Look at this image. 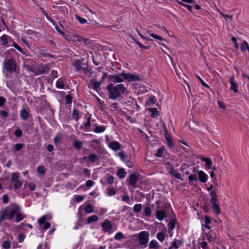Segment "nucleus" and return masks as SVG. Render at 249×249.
I'll return each instance as SVG.
<instances>
[{
  "label": "nucleus",
  "mask_w": 249,
  "mask_h": 249,
  "mask_svg": "<svg viewBox=\"0 0 249 249\" xmlns=\"http://www.w3.org/2000/svg\"><path fill=\"white\" fill-rule=\"evenodd\" d=\"M21 208L17 204H11L0 211V225L2 221L7 219L12 220L16 213L20 212Z\"/></svg>",
  "instance_id": "1"
},
{
  "label": "nucleus",
  "mask_w": 249,
  "mask_h": 249,
  "mask_svg": "<svg viewBox=\"0 0 249 249\" xmlns=\"http://www.w3.org/2000/svg\"><path fill=\"white\" fill-rule=\"evenodd\" d=\"M73 66L76 71L80 73H83L86 76H92L94 73L93 71V66H89L88 61L85 59H81L74 61Z\"/></svg>",
  "instance_id": "2"
},
{
  "label": "nucleus",
  "mask_w": 249,
  "mask_h": 249,
  "mask_svg": "<svg viewBox=\"0 0 249 249\" xmlns=\"http://www.w3.org/2000/svg\"><path fill=\"white\" fill-rule=\"evenodd\" d=\"M107 89L108 92L109 98L113 100L120 97L126 91L123 84L117 85L116 86H114L112 84H110L107 86Z\"/></svg>",
  "instance_id": "3"
},
{
  "label": "nucleus",
  "mask_w": 249,
  "mask_h": 249,
  "mask_svg": "<svg viewBox=\"0 0 249 249\" xmlns=\"http://www.w3.org/2000/svg\"><path fill=\"white\" fill-rule=\"evenodd\" d=\"M18 71L16 61L14 58H7L3 62V71L7 76L16 75Z\"/></svg>",
  "instance_id": "4"
},
{
  "label": "nucleus",
  "mask_w": 249,
  "mask_h": 249,
  "mask_svg": "<svg viewBox=\"0 0 249 249\" xmlns=\"http://www.w3.org/2000/svg\"><path fill=\"white\" fill-rule=\"evenodd\" d=\"M128 82H133L132 84L133 88L135 89L138 94H143L147 92L148 89L146 86L142 84L141 79H127Z\"/></svg>",
  "instance_id": "5"
},
{
  "label": "nucleus",
  "mask_w": 249,
  "mask_h": 249,
  "mask_svg": "<svg viewBox=\"0 0 249 249\" xmlns=\"http://www.w3.org/2000/svg\"><path fill=\"white\" fill-rule=\"evenodd\" d=\"M149 236L150 234L147 231H142L138 234V241L142 249L147 247Z\"/></svg>",
  "instance_id": "6"
},
{
  "label": "nucleus",
  "mask_w": 249,
  "mask_h": 249,
  "mask_svg": "<svg viewBox=\"0 0 249 249\" xmlns=\"http://www.w3.org/2000/svg\"><path fill=\"white\" fill-rule=\"evenodd\" d=\"M103 231L109 234H112L116 230L114 229L112 222L108 219L105 220L101 225Z\"/></svg>",
  "instance_id": "7"
},
{
  "label": "nucleus",
  "mask_w": 249,
  "mask_h": 249,
  "mask_svg": "<svg viewBox=\"0 0 249 249\" xmlns=\"http://www.w3.org/2000/svg\"><path fill=\"white\" fill-rule=\"evenodd\" d=\"M50 71V67L49 64L45 65H40L35 68V74L36 75H41L43 74L48 73Z\"/></svg>",
  "instance_id": "8"
},
{
  "label": "nucleus",
  "mask_w": 249,
  "mask_h": 249,
  "mask_svg": "<svg viewBox=\"0 0 249 249\" xmlns=\"http://www.w3.org/2000/svg\"><path fill=\"white\" fill-rule=\"evenodd\" d=\"M49 220V217L47 215L42 216L39 219H38L37 222L40 226H43L44 230H47L51 227L50 223L46 221Z\"/></svg>",
  "instance_id": "9"
},
{
  "label": "nucleus",
  "mask_w": 249,
  "mask_h": 249,
  "mask_svg": "<svg viewBox=\"0 0 249 249\" xmlns=\"http://www.w3.org/2000/svg\"><path fill=\"white\" fill-rule=\"evenodd\" d=\"M120 76H122L123 78H140L138 76L134 75L133 74L129 73H125L124 71L119 74H113L110 75L109 78H121Z\"/></svg>",
  "instance_id": "10"
},
{
  "label": "nucleus",
  "mask_w": 249,
  "mask_h": 249,
  "mask_svg": "<svg viewBox=\"0 0 249 249\" xmlns=\"http://www.w3.org/2000/svg\"><path fill=\"white\" fill-rule=\"evenodd\" d=\"M102 82V80L100 81H96L95 79H91L89 81V83L88 85V87L89 88H91L93 89L98 91L99 89L101 84Z\"/></svg>",
  "instance_id": "11"
},
{
  "label": "nucleus",
  "mask_w": 249,
  "mask_h": 249,
  "mask_svg": "<svg viewBox=\"0 0 249 249\" xmlns=\"http://www.w3.org/2000/svg\"><path fill=\"white\" fill-rule=\"evenodd\" d=\"M201 240L205 241L206 240L208 241L209 243L212 242H215L216 237L213 236L210 233L203 232L201 234Z\"/></svg>",
  "instance_id": "12"
},
{
  "label": "nucleus",
  "mask_w": 249,
  "mask_h": 249,
  "mask_svg": "<svg viewBox=\"0 0 249 249\" xmlns=\"http://www.w3.org/2000/svg\"><path fill=\"white\" fill-rule=\"evenodd\" d=\"M183 243V241L182 239L175 238L171 242V246L168 249H178L182 245Z\"/></svg>",
  "instance_id": "13"
},
{
  "label": "nucleus",
  "mask_w": 249,
  "mask_h": 249,
  "mask_svg": "<svg viewBox=\"0 0 249 249\" xmlns=\"http://www.w3.org/2000/svg\"><path fill=\"white\" fill-rule=\"evenodd\" d=\"M107 144L108 147L113 151L119 150L121 148V145L117 141L108 142Z\"/></svg>",
  "instance_id": "14"
},
{
  "label": "nucleus",
  "mask_w": 249,
  "mask_h": 249,
  "mask_svg": "<svg viewBox=\"0 0 249 249\" xmlns=\"http://www.w3.org/2000/svg\"><path fill=\"white\" fill-rule=\"evenodd\" d=\"M198 178L201 182L205 183L208 180V176L204 171L200 170L198 171Z\"/></svg>",
  "instance_id": "15"
},
{
  "label": "nucleus",
  "mask_w": 249,
  "mask_h": 249,
  "mask_svg": "<svg viewBox=\"0 0 249 249\" xmlns=\"http://www.w3.org/2000/svg\"><path fill=\"white\" fill-rule=\"evenodd\" d=\"M129 183L131 185L133 188H135L136 186V183L138 180V176L133 173L129 175Z\"/></svg>",
  "instance_id": "16"
},
{
  "label": "nucleus",
  "mask_w": 249,
  "mask_h": 249,
  "mask_svg": "<svg viewBox=\"0 0 249 249\" xmlns=\"http://www.w3.org/2000/svg\"><path fill=\"white\" fill-rule=\"evenodd\" d=\"M9 40H13L12 37L6 34L2 35L0 37V41L1 45L4 46H8V42Z\"/></svg>",
  "instance_id": "17"
},
{
  "label": "nucleus",
  "mask_w": 249,
  "mask_h": 249,
  "mask_svg": "<svg viewBox=\"0 0 249 249\" xmlns=\"http://www.w3.org/2000/svg\"><path fill=\"white\" fill-rule=\"evenodd\" d=\"M171 169L169 171V173L170 175L174 176L175 178L178 179H180L181 180H182L183 179L181 177V174L178 173L176 169H175L173 166H171Z\"/></svg>",
  "instance_id": "18"
},
{
  "label": "nucleus",
  "mask_w": 249,
  "mask_h": 249,
  "mask_svg": "<svg viewBox=\"0 0 249 249\" xmlns=\"http://www.w3.org/2000/svg\"><path fill=\"white\" fill-rule=\"evenodd\" d=\"M104 68L103 67H100L98 68H95V75H93V77L95 76V77H97V76H101V74L100 73L102 74V75H101V77L102 78H106V77L107 76V73L106 72H105L104 71H103Z\"/></svg>",
  "instance_id": "19"
},
{
  "label": "nucleus",
  "mask_w": 249,
  "mask_h": 249,
  "mask_svg": "<svg viewBox=\"0 0 249 249\" xmlns=\"http://www.w3.org/2000/svg\"><path fill=\"white\" fill-rule=\"evenodd\" d=\"M230 83L231 84L230 89L233 91L234 93H236L238 91L239 86L237 83L235 82L234 79H230Z\"/></svg>",
  "instance_id": "20"
},
{
  "label": "nucleus",
  "mask_w": 249,
  "mask_h": 249,
  "mask_svg": "<svg viewBox=\"0 0 249 249\" xmlns=\"http://www.w3.org/2000/svg\"><path fill=\"white\" fill-rule=\"evenodd\" d=\"M218 201L211 202L213 212L218 215L221 213V209L217 204Z\"/></svg>",
  "instance_id": "21"
},
{
  "label": "nucleus",
  "mask_w": 249,
  "mask_h": 249,
  "mask_svg": "<svg viewBox=\"0 0 249 249\" xmlns=\"http://www.w3.org/2000/svg\"><path fill=\"white\" fill-rule=\"evenodd\" d=\"M166 215L165 212L164 210H157L156 212V217L160 221H162L164 219Z\"/></svg>",
  "instance_id": "22"
},
{
  "label": "nucleus",
  "mask_w": 249,
  "mask_h": 249,
  "mask_svg": "<svg viewBox=\"0 0 249 249\" xmlns=\"http://www.w3.org/2000/svg\"><path fill=\"white\" fill-rule=\"evenodd\" d=\"M200 159L202 161L205 162L206 170H209L211 168L213 162L210 158L201 157Z\"/></svg>",
  "instance_id": "23"
},
{
  "label": "nucleus",
  "mask_w": 249,
  "mask_h": 249,
  "mask_svg": "<svg viewBox=\"0 0 249 249\" xmlns=\"http://www.w3.org/2000/svg\"><path fill=\"white\" fill-rule=\"evenodd\" d=\"M149 248L150 249H160V246H159L158 242L155 240H152L149 243Z\"/></svg>",
  "instance_id": "24"
},
{
  "label": "nucleus",
  "mask_w": 249,
  "mask_h": 249,
  "mask_svg": "<svg viewBox=\"0 0 249 249\" xmlns=\"http://www.w3.org/2000/svg\"><path fill=\"white\" fill-rule=\"evenodd\" d=\"M39 55L40 57H48L49 58H55V56L52 55L51 53H47V51L46 50L41 49L39 52Z\"/></svg>",
  "instance_id": "25"
},
{
  "label": "nucleus",
  "mask_w": 249,
  "mask_h": 249,
  "mask_svg": "<svg viewBox=\"0 0 249 249\" xmlns=\"http://www.w3.org/2000/svg\"><path fill=\"white\" fill-rule=\"evenodd\" d=\"M116 174L120 178L123 179L125 177L126 172L124 168H121L117 170Z\"/></svg>",
  "instance_id": "26"
},
{
  "label": "nucleus",
  "mask_w": 249,
  "mask_h": 249,
  "mask_svg": "<svg viewBox=\"0 0 249 249\" xmlns=\"http://www.w3.org/2000/svg\"><path fill=\"white\" fill-rule=\"evenodd\" d=\"M165 139L168 147L171 148H173L175 144L171 137L169 135H165Z\"/></svg>",
  "instance_id": "27"
},
{
  "label": "nucleus",
  "mask_w": 249,
  "mask_h": 249,
  "mask_svg": "<svg viewBox=\"0 0 249 249\" xmlns=\"http://www.w3.org/2000/svg\"><path fill=\"white\" fill-rule=\"evenodd\" d=\"M20 116L23 120H27L28 119L29 112L25 109H23L20 112Z\"/></svg>",
  "instance_id": "28"
},
{
  "label": "nucleus",
  "mask_w": 249,
  "mask_h": 249,
  "mask_svg": "<svg viewBox=\"0 0 249 249\" xmlns=\"http://www.w3.org/2000/svg\"><path fill=\"white\" fill-rule=\"evenodd\" d=\"M165 151V148L164 146H160L158 149L156 156L157 157L161 158L164 156V153Z\"/></svg>",
  "instance_id": "29"
},
{
  "label": "nucleus",
  "mask_w": 249,
  "mask_h": 249,
  "mask_svg": "<svg viewBox=\"0 0 249 249\" xmlns=\"http://www.w3.org/2000/svg\"><path fill=\"white\" fill-rule=\"evenodd\" d=\"M106 128L107 127L104 125L97 126L93 130V131L96 133H101L104 132L106 129Z\"/></svg>",
  "instance_id": "30"
},
{
  "label": "nucleus",
  "mask_w": 249,
  "mask_h": 249,
  "mask_svg": "<svg viewBox=\"0 0 249 249\" xmlns=\"http://www.w3.org/2000/svg\"><path fill=\"white\" fill-rule=\"evenodd\" d=\"M210 195L211 196L210 202L218 201L217 195L215 190L210 192Z\"/></svg>",
  "instance_id": "31"
},
{
  "label": "nucleus",
  "mask_w": 249,
  "mask_h": 249,
  "mask_svg": "<svg viewBox=\"0 0 249 249\" xmlns=\"http://www.w3.org/2000/svg\"><path fill=\"white\" fill-rule=\"evenodd\" d=\"M72 116L73 119L77 121L81 117V112L76 109H74L72 110Z\"/></svg>",
  "instance_id": "32"
},
{
  "label": "nucleus",
  "mask_w": 249,
  "mask_h": 249,
  "mask_svg": "<svg viewBox=\"0 0 249 249\" xmlns=\"http://www.w3.org/2000/svg\"><path fill=\"white\" fill-rule=\"evenodd\" d=\"M88 159L90 162L94 163L99 160V158L96 154H91L88 156Z\"/></svg>",
  "instance_id": "33"
},
{
  "label": "nucleus",
  "mask_w": 249,
  "mask_h": 249,
  "mask_svg": "<svg viewBox=\"0 0 249 249\" xmlns=\"http://www.w3.org/2000/svg\"><path fill=\"white\" fill-rule=\"evenodd\" d=\"M176 221L175 219H172L170 220L168 224V228L169 231H172L173 229H175L176 226Z\"/></svg>",
  "instance_id": "34"
},
{
  "label": "nucleus",
  "mask_w": 249,
  "mask_h": 249,
  "mask_svg": "<svg viewBox=\"0 0 249 249\" xmlns=\"http://www.w3.org/2000/svg\"><path fill=\"white\" fill-rule=\"evenodd\" d=\"M148 111L151 113L152 118H156L158 116V111L157 108H149Z\"/></svg>",
  "instance_id": "35"
},
{
  "label": "nucleus",
  "mask_w": 249,
  "mask_h": 249,
  "mask_svg": "<svg viewBox=\"0 0 249 249\" xmlns=\"http://www.w3.org/2000/svg\"><path fill=\"white\" fill-rule=\"evenodd\" d=\"M66 85L61 79H58L56 82V87L58 89H65Z\"/></svg>",
  "instance_id": "36"
},
{
  "label": "nucleus",
  "mask_w": 249,
  "mask_h": 249,
  "mask_svg": "<svg viewBox=\"0 0 249 249\" xmlns=\"http://www.w3.org/2000/svg\"><path fill=\"white\" fill-rule=\"evenodd\" d=\"M110 109L112 111H119L121 109L118 106V103H113L109 106Z\"/></svg>",
  "instance_id": "37"
},
{
  "label": "nucleus",
  "mask_w": 249,
  "mask_h": 249,
  "mask_svg": "<svg viewBox=\"0 0 249 249\" xmlns=\"http://www.w3.org/2000/svg\"><path fill=\"white\" fill-rule=\"evenodd\" d=\"M19 173L18 172H14L12 174V177L11 178V181L12 183L15 182V181H17L19 178Z\"/></svg>",
  "instance_id": "38"
},
{
  "label": "nucleus",
  "mask_w": 249,
  "mask_h": 249,
  "mask_svg": "<svg viewBox=\"0 0 249 249\" xmlns=\"http://www.w3.org/2000/svg\"><path fill=\"white\" fill-rule=\"evenodd\" d=\"M151 215V210L149 207H145L143 209V217H150Z\"/></svg>",
  "instance_id": "39"
},
{
  "label": "nucleus",
  "mask_w": 249,
  "mask_h": 249,
  "mask_svg": "<svg viewBox=\"0 0 249 249\" xmlns=\"http://www.w3.org/2000/svg\"><path fill=\"white\" fill-rule=\"evenodd\" d=\"M176 2L180 5H181V6L184 7L185 8H186V9H187L189 11L192 12V9H193L192 6H191L190 5L187 4L183 3L182 2L178 0H177Z\"/></svg>",
  "instance_id": "40"
},
{
  "label": "nucleus",
  "mask_w": 249,
  "mask_h": 249,
  "mask_svg": "<svg viewBox=\"0 0 249 249\" xmlns=\"http://www.w3.org/2000/svg\"><path fill=\"white\" fill-rule=\"evenodd\" d=\"M157 238L161 242H162L165 238V234L162 232H158L156 235Z\"/></svg>",
  "instance_id": "41"
},
{
  "label": "nucleus",
  "mask_w": 249,
  "mask_h": 249,
  "mask_svg": "<svg viewBox=\"0 0 249 249\" xmlns=\"http://www.w3.org/2000/svg\"><path fill=\"white\" fill-rule=\"evenodd\" d=\"M73 145L76 149V150H79L82 148V143L81 141H75L73 143Z\"/></svg>",
  "instance_id": "42"
},
{
  "label": "nucleus",
  "mask_w": 249,
  "mask_h": 249,
  "mask_svg": "<svg viewBox=\"0 0 249 249\" xmlns=\"http://www.w3.org/2000/svg\"><path fill=\"white\" fill-rule=\"evenodd\" d=\"M98 220V217L97 215H93L88 217L87 220V224H90L93 222H96Z\"/></svg>",
  "instance_id": "43"
},
{
  "label": "nucleus",
  "mask_w": 249,
  "mask_h": 249,
  "mask_svg": "<svg viewBox=\"0 0 249 249\" xmlns=\"http://www.w3.org/2000/svg\"><path fill=\"white\" fill-rule=\"evenodd\" d=\"M142 209V205L140 203L135 204L133 207V211L135 213H140Z\"/></svg>",
  "instance_id": "44"
},
{
  "label": "nucleus",
  "mask_w": 249,
  "mask_h": 249,
  "mask_svg": "<svg viewBox=\"0 0 249 249\" xmlns=\"http://www.w3.org/2000/svg\"><path fill=\"white\" fill-rule=\"evenodd\" d=\"M85 212L87 213H90L93 212V207L91 205L88 204L85 206L84 208Z\"/></svg>",
  "instance_id": "45"
},
{
  "label": "nucleus",
  "mask_w": 249,
  "mask_h": 249,
  "mask_svg": "<svg viewBox=\"0 0 249 249\" xmlns=\"http://www.w3.org/2000/svg\"><path fill=\"white\" fill-rule=\"evenodd\" d=\"M24 68L25 69L28 71L30 72H33L35 74V68H33L32 66H30L29 65L26 64V62H25L24 64Z\"/></svg>",
  "instance_id": "46"
},
{
  "label": "nucleus",
  "mask_w": 249,
  "mask_h": 249,
  "mask_svg": "<svg viewBox=\"0 0 249 249\" xmlns=\"http://www.w3.org/2000/svg\"><path fill=\"white\" fill-rule=\"evenodd\" d=\"M15 216L17 222H19L22 221L25 217V216H24L22 213H20L19 212L16 213Z\"/></svg>",
  "instance_id": "47"
},
{
  "label": "nucleus",
  "mask_w": 249,
  "mask_h": 249,
  "mask_svg": "<svg viewBox=\"0 0 249 249\" xmlns=\"http://www.w3.org/2000/svg\"><path fill=\"white\" fill-rule=\"evenodd\" d=\"M76 19L82 24H86L87 22V20L84 18H81L78 15H76L75 16Z\"/></svg>",
  "instance_id": "48"
},
{
  "label": "nucleus",
  "mask_w": 249,
  "mask_h": 249,
  "mask_svg": "<svg viewBox=\"0 0 249 249\" xmlns=\"http://www.w3.org/2000/svg\"><path fill=\"white\" fill-rule=\"evenodd\" d=\"M198 244L199 247H201L202 249H210L206 241L202 240V241L199 242Z\"/></svg>",
  "instance_id": "49"
},
{
  "label": "nucleus",
  "mask_w": 249,
  "mask_h": 249,
  "mask_svg": "<svg viewBox=\"0 0 249 249\" xmlns=\"http://www.w3.org/2000/svg\"><path fill=\"white\" fill-rule=\"evenodd\" d=\"M122 200L123 201L125 202L126 203H127L128 204H129V205H131L132 203V202L130 200L129 196L127 195L123 196H122Z\"/></svg>",
  "instance_id": "50"
},
{
  "label": "nucleus",
  "mask_w": 249,
  "mask_h": 249,
  "mask_svg": "<svg viewBox=\"0 0 249 249\" xmlns=\"http://www.w3.org/2000/svg\"><path fill=\"white\" fill-rule=\"evenodd\" d=\"M155 97L154 96L150 97L146 101V104L147 106H151L155 103Z\"/></svg>",
  "instance_id": "51"
},
{
  "label": "nucleus",
  "mask_w": 249,
  "mask_h": 249,
  "mask_svg": "<svg viewBox=\"0 0 249 249\" xmlns=\"http://www.w3.org/2000/svg\"><path fill=\"white\" fill-rule=\"evenodd\" d=\"M14 185V189L18 190L21 188L22 185V182L20 180L15 181Z\"/></svg>",
  "instance_id": "52"
},
{
  "label": "nucleus",
  "mask_w": 249,
  "mask_h": 249,
  "mask_svg": "<svg viewBox=\"0 0 249 249\" xmlns=\"http://www.w3.org/2000/svg\"><path fill=\"white\" fill-rule=\"evenodd\" d=\"M11 247V243L8 240L4 241L2 245V248L4 249H9Z\"/></svg>",
  "instance_id": "53"
},
{
  "label": "nucleus",
  "mask_w": 249,
  "mask_h": 249,
  "mask_svg": "<svg viewBox=\"0 0 249 249\" xmlns=\"http://www.w3.org/2000/svg\"><path fill=\"white\" fill-rule=\"evenodd\" d=\"M20 40L22 41V42L23 43L24 45H26V46L29 47V44L28 43V41L27 39V37L25 36L21 35L20 37Z\"/></svg>",
  "instance_id": "54"
},
{
  "label": "nucleus",
  "mask_w": 249,
  "mask_h": 249,
  "mask_svg": "<svg viewBox=\"0 0 249 249\" xmlns=\"http://www.w3.org/2000/svg\"><path fill=\"white\" fill-rule=\"evenodd\" d=\"M13 46L18 50L19 52L21 53L24 54V52L23 51L22 48H21L16 42H13Z\"/></svg>",
  "instance_id": "55"
},
{
  "label": "nucleus",
  "mask_w": 249,
  "mask_h": 249,
  "mask_svg": "<svg viewBox=\"0 0 249 249\" xmlns=\"http://www.w3.org/2000/svg\"><path fill=\"white\" fill-rule=\"evenodd\" d=\"M91 125V123H90V118L88 117L87 118V122L85 123L84 124V127L85 128V130L86 131H88L89 128V127Z\"/></svg>",
  "instance_id": "56"
},
{
  "label": "nucleus",
  "mask_w": 249,
  "mask_h": 249,
  "mask_svg": "<svg viewBox=\"0 0 249 249\" xmlns=\"http://www.w3.org/2000/svg\"><path fill=\"white\" fill-rule=\"evenodd\" d=\"M124 235L122 232H118L116 233V234L114 236V239L116 240H121L123 238Z\"/></svg>",
  "instance_id": "57"
},
{
  "label": "nucleus",
  "mask_w": 249,
  "mask_h": 249,
  "mask_svg": "<svg viewBox=\"0 0 249 249\" xmlns=\"http://www.w3.org/2000/svg\"><path fill=\"white\" fill-rule=\"evenodd\" d=\"M72 102V97L70 94H68L65 97V103L66 104H71Z\"/></svg>",
  "instance_id": "58"
},
{
  "label": "nucleus",
  "mask_w": 249,
  "mask_h": 249,
  "mask_svg": "<svg viewBox=\"0 0 249 249\" xmlns=\"http://www.w3.org/2000/svg\"><path fill=\"white\" fill-rule=\"evenodd\" d=\"M37 171L38 173L40 174H44L46 170L43 166H39L37 167Z\"/></svg>",
  "instance_id": "59"
},
{
  "label": "nucleus",
  "mask_w": 249,
  "mask_h": 249,
  "mask_svg": "<svg viewBox=\"0 0 249 249\" xmlns=\"http://www.w3.org/2000/svg\"><path fill=\"white\" fill-rule=\"evenodd\" d=\"M24 144L22 143H17L15 145V149L17 151H20L23 147Z\"/></svg>",
  "instance_id": "60"
},
{
  "label": "nucleus",
  "mask_w": 249,
  "mask_h": 249,
  "mask_svg": "<svg viewBox=\"0 0 249 249\" xmlns=\"http://www.w3.org/2000/svg\"><path fill=\"white\" fill-rule=\"evenodd\" d=\"M188 179L190 181H197V178L195 175L191 174L188 177Z\"/></svg>",
  "instance_id": "61"
},
{
  "label": "nucleus",
  "mask_w": 249,
  "mask_h": 249,
  "mask_svg": "<svg viewBox=\"0 0 249 249\" xmlns=\"http://www.w3.org/2000/svg\"><path fill=\"white\" fill-rule=\"evenodd\" d=\"M116 194L115 190L113 188L107 189V195L108 196H114Z\"/></svg>",
  "instance_id": "62"
},
{
  "label": "nucleus",
  "mask_w": 249,
  "mask_h": 249,
  "mask_svg": "<svg viewBox=\"0 0 249 249\" xmlns=\"http://www.w3.org/2000/svg\"><path fill=\"white\" fill-rule=\"evenodd\" d=\"M61 140V138L60 136L56 135L53 138V142L55 145H57L58 143L60 142Z\"/></svg>",
  "instance_id": "63"
},
{
  "label": "nucleus",
  "mask_w": 249,
  "mask_h": 249,
  "mask_svg": "<svg viewBox=\"0 0 249 249\" xmlns=\"http://www.w3.org/2000/svg\"><path fill=\"white\" fill-rule=\"evenodd\" d=\"M25 235L24 234L20 233L18 235V241L19 243H22L24 240Z\"/></svg>",
  "instance_id": "64"
}]
</instances>
